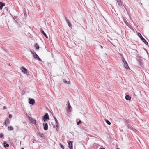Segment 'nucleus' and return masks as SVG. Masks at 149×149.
Segmentation results:
<instances>
[{
    "mask_svg": "<svg viewBox=\"0 0 149 149\" xmlns=\"http://www.w3.org/2000/svg\"><path fill=\"white\" fill-rule=\"evenodd\" d=\"M116 149H119V148H116Z\"/></svg>",
    "mask_w": 149,
    "mask_h": 149,
    "instance_id": "35",
    "label": "nucleus"
},
{
    "mask_svg": "<svg viewBox=\"0 0 149 149\" xmlns=\"http://www.w3.org/2000/svg\"><path fill=\"white\" fill-rule=\"evenodd\" d=\"M31 121L32 122V123L34 124H36V122L35 120L32 119Z\"/></svg>",
    "mask_w": 149,
    "mask_h": 149,
    "instance_id": "21",
    "label": "nucleus"
},
{
    "mask_svg": "<svg viewBox=\"0 0 149 149\" xmlns=\"http://www.w3.org/2000/svg\"><path fill=\"white\" fill-rule=\"evenodd\" d=\"M12 117V115L10 114H9V118H11Z\"/></svg>",
    "mask_w": 149,
    "mask_h": 149,
    "instance_id": "28",
    "label": "nucleus"
},
{
    "mask_svg": "<svg viewBox=\"0 0 149 149\" xmlns=\"http://www.w3.org/2000/svg\"><path fill=\"white\" fill-rule=\"evenodd\" d=\"M31 52L33 54V57L35 58L36 59L40 61H42V60H41V59L39 58L38 56L36 53V52L32 51H31Z\"/></svg>",
    "mask_w": 149,
    "mask_h": 149,
    "instance_id": "1",
    "label": "nucleus"
},
{
    "mask_svg": "<svg viewBox=\"0 0 149 149\" xmlns=\"http://www.w3.org/2000/svg\"><path fill=\"white\" fill-rule=\"evenodd\" d=\"M67 22V23L68 25V26H69V27H70L71 26V24L69 21L66 18H65Z\"/></svg>",
    "mask_w": 149,
    "mask_h": 149,
    "instance_id": "15",
    "label": "nucleus"
},
{
    "mask_svg": "<svg viewBox=\"0 0 149 149\" xmlns=\"http://www.w3.org/2000/svg\"><path fill=\"white\" fill-rule=\"evenodd\" d=\"M122 60L124 63V66L126 69H130L127 63L125 60V58L122 57Z\"/></svg>",
    "mask_w": 149,
    "mask_h": 149,
    "instance_id": "2",
    "label": "nucleus"
},
{
    "mask_svg": "<svg viewBox=\"0 0 149 149\" xmlns=\"http://www.w3.org/2000/svg\"><path fill=\"white\" fill-rule=\"evenodd\" d=\"M81 123V121L80 120L77 123V125H79Z\"/></svg>",
    "mask_w": 149,
    "mask_h": 149,
    "instance_id": "26",
    "label": "nucleus"
},
{
    "mask_svg": "<svg viewBox=\"0 0 149 149\" xmlns=\"http://www.w3.org/2000/svg\"><path fill=\"white\" fill-rule=\"evenodd\" d=\"M117 2L119 6H122V3H121V0H117Z\"/></svg>",
    "mask_w": 149,
    "mask_h": 149,
    "instance_id": "19",
    "label": "nucleus"
},
{
    "mask_svg": "<svg viewBox=\"0 0 149 149\" xmlns=\"http://www.w3.org/2000/svg\"><path fill=\"white\" fill-rule=\"evenodd\" d=\"M10 123V121L8 118H6L5 120V122L4 123V125L6 126H7L8 125H9Z\"/></svg>",
    "mask_w": 149,
    "mask_h": 149,
    "instance_id": "7",
    "label": "nucleus"
},
{
    "mask_svg": "<svg viewBox=\"0 0 149 149\" xmlns=\"http://www.w3.org/2000/svg\"><path fill=\"white\" fill-rule=\"evenodd\" d=\"M21 149H24V148H22Z\"/></svg>",
    "mask_w": 149,
    "mask_h": 149,
    "instance_id": "33",
    "label": "nucleus"
},
{
    "mask_svg": "<svg viewBox=\"0 0 149 149\" xmlns=\"http://www.w3.org/2000/svg\"><path fill=\"white\" fill-rule=\"evenodd\" d=\"M43 126L44 129L45 130H47L48 129V124H47L46 123H43Z\"/></svg>",
    "mask_w": 149,
    "mask_h": 149,
    "instance_id": "11",
    "label": "nucleus"
},
{
    "mask_svg": "<svg viewBox=\"0 0 149 149\" xmlns=\"http://www.w3.org/2000/svg\"><path fill=\"white\" fill-rule=\"evenodd\" d=\"M68 144L69 148L70 149H72V141H69L68 142Z\"/></svg>",
    "mask_w": 149,
    "mask_h": 149,
    "instance_id": "9",
    "label": "nucleus"
},
{
    "mask_svg": "<svg viewBox=\"0 0 149 149\" xmlns=\"http://www.w3.org/2000/svg\"><path fill=\"white\" fill-rule=\"evenodd\" d=\"M63 82L64 83H66L67 84H69L70 83L69 81H67L65 80H63Z\"/></svg>",
    "mask_w": 149,
    "mask_h": 149,
    "instance_id": "24",
    "label": "nucleus"
},
{
    "mask_svg": "<svg viewBox=\"0 0 149 149\" xmlns=\"http://www.w3.org/2000/svg\"><path fill=\"white\" fill-rule=\"evenodd\" d=\"M138 36L140 37L141 39L143 42L146 44L148 45V42L144 38L142 37L141 35L139 33H138Z\"/></svg>",
    "mask_w": 149,
    "mask_h": 149,
    "instance_id": "4",
    "label": "nucleus"
},
{
    "mask_svg": "<svg viewBox=\"0 0 149 149\" xmlns=\"http://www.w3.org/2000/svg\"><path fill=\"white\" fill-rule=\"evenodd\" d=\"M35 47H36V48L37 49H38L39 48V46L38 45L37 43H36L35 44Z\"/></svg>",
    "mask_w": 149,
    "mask_h": 149,
    "instance_id": "20",
    "label": "nucleus"
},
{
    "mask_svg": "<svg viewBox=\"0 0 149 149\" xmlns=\"http://www.w3.org/2000/svg\"><path fill=\"white\" fill-rule=\"evenodd\" d=\"M54 120H55V121L56 123V129L57 130V131H58V127L59 126V123L57 119L56 118V117H54Z\"/></svg>",
    "mask_w": 149,
    "mask_h": 149,
    "instance_id": "6",
    "label": "nucleus"
},
{
    "mask_svg": "<svg viewBox=\"0 0 149 149\" xmlns=\"http://www.w3.org/2000/svg\"><path fill=\"white\" fill-rule=\"evenodd\" d=\"M68 107L66 109V110L68 113L71 112L72 111V107L71 106L70 103L68 101Z\"/></svg>",
    "mask_w": 149,
    "mask_h": 149,
    "instance_id": "3",
    "label": "nucleus"
},
{
    "mask_svg": "<svg viewBox=\"0 0 149 149\" xmlns=\"http://www.w3.org/2000/svg\"><path fill=\"white\" fill-rule=\"evenodd\" d=\"M100 47L102 49H103V47L102 46H100Z\"/></svg>",
    "mask_w": 149,
    "mask_h": 149,
    "instance_id": "29",
    "label": "nucleus"
},
{
    "mask_svg": "<svg viewBox=\"0 0 149 149\" xmlns=\"http://www.w3.org/2000/svg\"><path fill=\"white\" fill-rule=\"evenodd\" d=\"M29 103L30 104L33 105L35 103V100L32 98H29Z\"/></svg>",
    "mask_w": 149,
    "mask_h": 149,
    "instance_id": "10",
    "label": "nucleus"
},
{
    "mask_svg": "<svg viewBox=\"0 0 149 149\" xmlns=\"http://www.w3.org/2000/svg\"><path fill=\"white\" fill-rule=\"evenodd\" d=\"M125 98L126 100H130L131 99V97L130 96L128 95L125 96Z\"/></svg>",
    "mask_w": 149,
    "mask_h": 149,
    "instance_id": "16",
    "label": "nucleus"
},
{
    "mask_svg": "<svg viewBox=\"0 0 149 149\" xmlns=\"http://www.w3.org/2000/svg\"><path fill=\"white\" fill-rule=\"evenodd\" d=\"M5 108V107H3V109H4Z\"/></svg>",
    "mask_w": 149,
    "mask_h": 149,
    "instance_id": "34",
    "label": "nucleus"
},
{
    "mask_svg": "<svg viewBox=\"0 0 149 149\" xmlns=\"http://www.w3.org/2000/svg\"><path fill=\"white\" fill-rule=\"evenodd\" d=\"M126 126H127V127L128 129H130L132 130H133V131H134V130H135V129L133 128L132 127V126L130 125V124H129L128 123H127V124H126Z\"/></svg>",
    "mask_w": 149,
    "mask_h": 149,
    "instance_id": "12",
    "label": "nucleus"
},
{
    "mask_svg": "<svg viewBox=\"0 0 149 149\" xmlns=\"http://www.w3.org/2000/svg\"><path fill=\"white\" fill-rule=\"evenodd\" d=\"M105 121H106L107 123L109 125H110L111 124L110 122V121H108V120H106V119H105Z\"/></svg>",
    "mask_w": 149,
    "mask_h": 149,
    "instance_id": "22",
    "label": "nucleus"
},
{
    "mask_svg": "<svg viewBox=\"0 0 149 149\" xmlns=\"http://www.w3.org/2000/svg\"><path fill=\"white\" fill-rule=\"evenodd\" d=\"M43 119L44 122H45L46 121L49 119V115L47 113H46L44 116H43Z\"/></svg>",
    "mask_w": 149,
    "mask_h": 149,
    "instance_id": "5",
    "label": "nucleus"
},
{
    "mask_svg": "<svg viewBox=\"0 0 149 149\" xmlns=\"http://www.w3.org/2000/svg\"><path fill=\"white\" fill-rule=\"evenodd\" d=\"M21 70L22 72L24 74H26L27 73V70L24 67H22L21 68Z\"/></svg>",
    "mask_w": 149,
    "mask_h": 149,
    "instance_id": "8",
    "label": "nucleus"
},
{
    "mask_svg": "<svg viewBox=\"0 0 149 149\" xmlns=\"http://www.w3.org/2000/svg\"><path fill=\"white\" fill-rule=\"evenodd\" d=\"M141 5H142V3H141Z\"/></svg>",
    "mask_w": 149,
    "mask_h": 149,
    "instance_id": "36",
    "label": "nucleus"
},
{
    "mask_svg": "<svg viewBox=\"0 0 149 149\" xmlns=\"http://www.w3.org/2000/svg\"><path fill=\"white\" fill-rule=\"evenodd\" d=\"M53 128H55V126L54 125L53 126Z\"/></svg>",
    "mask_w": 149,
    "mask_h": 149,
    "instance_id": "31",
    "label": "nucleus"
},
{
    "mask_svg": "<svg viewBox=\"0 0 149 149\" xmlns=\"http://www.w3.org/2000/svg\"><path fill=\"white\" fill-rule=\"evenodd\" d=\"M101 149H105L104 148H101Z\"/></svg>",
    "mask_w": 149,
    "mask_h": 149,
    "instance_id": "30",
    "label": "nucleus"
},
{
    "mask_svg": "<svg viewBox=\"0 0 149 149\" xmlns=\"http://www.w3.org/2000/svg\"><path fill=\"white\" fill-rule=\"evenodd\" d=\"M60 145L61 147V148H62L63 149H64V146L61 144H60Z\"/></svg>",
    "mask_w": 149,
    "mask_h": 149,
    "instance_id": "25",
    "label": "nucleus"
},
{
    "mask_svg": "<svg viewBox=\"0 0 149 149\" xmlns=\"http://www.w3.org/2000/svg\"><path fill=\"white\" fill-rule=\"evenodd\" d=\"M40 31H41L42 33V34L44 36H45L47 38H48V37L47 36V35L46 34V33H45L44 31L42 30V29L41 28Z\"/></svg>",
    "mask_w": 149,
    "mask_h": 149,
    "instance_id": "13",
    "label": "nucleus"
},
{
    "mask_svg": "<svg viewBox=\"0 0 149 149\" xmlns=\"http://www.w3.org/2000/svg\"><path fill=\"white\" fill-rule=\"evenodd\" d=\"M3 136V135L2 134H0V138H2Z\"/></svg>",
    "mask_w": 149,
    "mask_h": 149,
    "instance_id": "27",
    "label": "nucleus"
},
{
    "mask_svg": "<svg viewBox=\"0 0 149 149\" xmlns=\"http://www.w3.org/2000/svg\"><path fill=\"white\" fill-rule=\"evenodd\" d=\"M5 6V3L0 2V9H1L2 8V7Z\"/></svg>",
    "mask_w": 149,
    "mask_h": 149,
    "instance_id": "14",
    "label": "nucleus"
},
{
    "mask_svg": "<svg viewBox=\"0 0 149 149\" xmlns=\"http://www.w3.org/2000/svg\"><path fill=\"white\" fill-rule=\"evenodd\" d=\"M0 148H2L1 146H0Z\"/></svg>",
    "mask_w": 149,
    "mask_h": 149,
    "instance_id": "32",
    "label": "nucleus"
},
{
    "mask_svg": "<svg viewBox=\"0 0 149 149\" xmlns=\"http://www.w3.org/2000/svg\"><path fill=\"white\" fill-rule=\"evenodd\" d=\"M8 128L10 130H13V127L11 126L8 127Z\"/></svg>",
    "mask_w": 149,
    "mask_h": 149,
    "instance_id": "23",
    "label": "nucleus"
},
{
    "mask_svg": "<svg viewBox=\"0 0 149 149\" xmlns=\"http://www.w3.org/2000/svg\"><path fill=\"white\" fill-rule=\"evenodd\" d=\"M124 21L126 25H127V26L129 28H130L131 27V26L130 24L128 22H127V21H125L124 20Z\"/></svg>",
    "mask_w": 149,
    "mask_h": 149,
    "instance_id": "17",
    "label": "nucleus"
},
{
    "mask_svg": "<svg viewBox=\"0 0 149 149\" xmlns=\"http://www.w3.org/2000/svg\"><path fill=\"white\" fill-rule=\"evenodd\" d=\"M4 146L5 148H6V147H8L9 146V145L8 144H7V143L5 142H4L3 143Z\"/></svg>",
    "mask_w": 149,
    "mask_h": 149,
    "instance_id": "18",
    "label": "nucleus"
}]
</instances>
